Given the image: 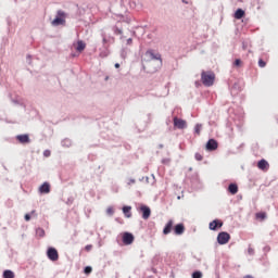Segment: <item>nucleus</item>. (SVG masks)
<instances>
[{
  "instance_id": "nucleus-42",
  "label": "nucleus",
  "mask_w": 278,
  "mask_h": 278,
  "mask_svg": "<svg viewBox=\"0 0 278 278\" xmlns=\"http://www.w3.org/2000/svg\"><path fill=\"white\" fill-rule=\"evenodd\" d=\"M101 37H102V43H103V45H108V43H109V41H108V36L104 35V34H102Z\"/></svg>"
},
{
  "instance_id": "nucleus-57",
  "label": "nucleus",
  "mask_w": 278,
  "mask_h": 278,
  "mask_svg": "<svg viewBox=\"0 0 278 278\" xmlns=\"http://www.w3.org/2000/svg\"><path fill=\"white\" fill-rule=\"evenodd\" d=\"M242 148H244V143H241V144L238 147V149H242Z\"/></svg>"
},
{
  "instance_id": "nucleus-18",
  "label": "nucleus",
  "mask_w": 278,
  "mask_h": 278,
  "mask_svg": "<svg viewBox=\"0 0 278 278\" xmlns=\"http://www.w3.org/2000/svg\"><path fill=\"white\" fill-rule=\"evenodd\" d=\"M128 4L131 10H142V3L139 0H129Z\"/></svg>"
},
{
  "instance_id": "nucleus-55",
  "label": "nucleus",
  "mask_w": 278,
  "mask_h": 278,
  "mask_svg": "<svg viewBox=\"0 0 278 278\" xmlns=\"http://www.w3.org/2000/svg\"><path fill=\"white\" fill-rule=\"evenodd\" d=\"M136 35H137L136 30H132V31H131V36H132V37H136Z\"/></svg>"
},
{
  "instance_id": "nucleus-24",
  "label": "nucleus",
  "mask_w": 278,
  "mask_h": 278,
  "mask_svg": "<svg viewBox=\"0 0 278 278\" xmlns=\"http://www.w3.org/2000/svg\"><path fill=\"white\" fill-rule=\"evenodd\" d=\"M131 17L130 16H125L123 14H119V20L117 21V23L122 24V23H125L127 25H130L131 24Z\"/></svg>"
},
{
  "instance_id": "nucleus-52",
  "label": "nucleus",
  "mask_w": 278,
  "mask_h": 278,
  "mask_svg": "<svg viewBox=\"0 0 278 278\" xmlns=\"http://www.w3.org/2000/svg\"><path fill=\"white\" fill-rule=\"evenodd\" d=\"M114 67H115L116 70H118V68L121 67V64H119V63H115V64H114Z\"/></svg>"
},
{
  "instance_id": "nucleus-62",
  "label": "nucleus",
  "mask_w": 278,
  "mask_h": 278,
  "mask_svg": "<svg viewBox=\"0 0 278 278\" xmlns=\"http://www.w3.org/2000/svg\"><path fill=\"white\" fill-rule=\"evenodd\" d=\"M144 179V177H142L141 179H140V181H142Z\"/></svg>"
},
{
  "instance_id": "nucleus-12",
  "label": "nucleus",
  "mask_w": 278,
  "mask_h": 278,
  "mask_svg": "<svg viewBox=\"0 0 278 278\" xmlns=\"http://www.w3.org/2000/svg\"><path fill=\"white\" fill-rule=\"evenodd\" d=\"M15 140H17L20 144H29L31 142V139L28 134H20L15 136Z\"/></svg>"
},
{
  "instance_id": "nucleus-53",
  "label": "nucleus",
  "mask_w": 278,
  "mask_h": 278,
  "mask_svg": "<svg viewBox=\"0 0 278 278\" xmlns=\"http://www.w3.org/2000/svg\"><path fill=\"white\" fill-rule=\"evenodd\" d=\"M157 148H159V149H164V144H163V143H159V144H157Z\"/></svg>"
},
{
  "instance_id": "nucleus-39",
  "label": "nucleus",
  "mask_w": 278,
  "mask_h": 278,
  "mask_svg": "<svg viewBox=\"0 0 278 278\" xmlns=\"http://www.w3.org/2000/svg\"><path fill=\"white\" fill-rule=\"evenodd\" d=\"M106 215L110 216V217H112V216L114 215V208H113V206H109V207L106 208Z\"/></svg>"
},
{
  "instance_id": "nucleus-45",
  "label": "nucleus",
  "mask_w": 278,
  "mask_h": 278,
  "mask_svg": "<svg viewBox=\"0 0 278 278\" xmlns=\"http://www.w3.org/2000/svg\"><path fill=\"white\" fill-rule=\"evenodd\" d=\"M135 184H136V179L135 178H129L128 181H127L128 186L135 185Z\"/></svg>"
},
{
  "instance_id": "nucleus-22",
  "label": "nucleus",
  "mask_w": 278,
  "mask_h": 278,
  "mask_svg": "<svg viewBox=\"0 0 278 278\" xmlns=\"http://www.w3.org/2000/svg\"><path fill=\"white\" fill-rule=\"evenodd\" d=\"M86 50V42L84 40H77L76 52L83 53Z\"/></svg>"
},
{
  "instance_id": "nucleus-63",
  "label": "nucleus",
  "mask_w": 278,
  "mask_h": 278,
  "mask_svg": "<svg viewBox=\"0 0 278 278\" xmlns=\"http://www.w3.org/2000/svg\"><path fill=\"white\" fill-rule=\"evenodd\" d=\"M144 179V177H142L141 179H140V181H142Z\"/></svg>"
},
{
  "instance_id": "nucleus-60",
  "label": "nucleus",
  "mask_w": 278,
  "mask_h": 278,
  "mask_svg": "<svg viewBox=\"0 0 278 278\" xmlns=\"http://www.w3.org/2000/svg\"><path fill=\"white\" fill-rule=\"evenodd\" d=\"M104 80L108 81L109 80V76H105Z\"/></svg>"
},
{
  "instance_id": "nucleus-56",
  "label": "nucleus",
  "mask_w": 278,
  "mask_h": 278,
  "mask_svg": "<svg viewBox=\"0 0 278 278\" xmlns=\"http://www.w3.org/2000/svg\"><path fill=\"white\" fill-rule=\"evenodd\" d=\"M152 179H153L152 185H154L155 184V176H154V174H152Z\"/></svg>"
},
{
  "instance_id": "nucleus-11",
  "label": "nucleus",
  "mask_w": 278,
  "mask_h": 278,
  "mask_svg": "<svg viewBox=\"0 0 278 278\" xmlns=\"http://www.w3.org/2000/svg\"><path fill=\"white\" fill-rule=\"evenodd\" d=\"M139 211L141 212V218L144 220H148L151 217V207L146 205V204H141L139 207Z\"/></svg>"
},
{
  "instance_id": "nucleus-47",
  "label": "nucleus",
  "mask_w": 278,
  "mask_h": 278,
  "mask_svg": "<svg viewBox=\"0 0 278 278\" xmlns=\"http://www.w3.org/2000/svg\"><path fill=\"white\" fill-rule=\"evenodd\" d=\"M74 203V198L70 197L67 198V205H72Z\"/></svg>"
},
{
  "instance_id": "nucleus-48",
  "label": "nucleus",
  "mask_w": 278,
  "mask_h": 278,
  "mask_svg": "<svg viewBox=\"0 0 278 278\" xmlns=\"http://www.w3.org/2000/svg\"><path fill=\"white\" fill-rule=\"evenodd\" d=\"M126 46H132V38H128L126 40Z\"/></svg>"
},
{
  "instance_id": "nucleus-40",
  "label": "nucleus",
  "mask_w": 278,
  "mask_h": 278,
  "mask_svg": "<svg viewBox=\"0 0 278 278\" xmlns=\"http://www.w3.org/2000/svg\"><path fill=\"white\" fill-rule=\"evenodd\" d=\"M161 163H162L163 165H169L170 160H169V157H164V159L161 160Z\"/></svg>"
},
{
  "instance_id": "nucleus-38",
  "label": "nucleus",
  "mask_w": 278,
  "mask_h": 278,
  "mask_svg": "<svg viewBox=\"0 0 278 278\" xmlns=\"http://www.w3.org/2000/svg\"><path fill=\"white\" fill-rule=\"evenodd\" d=\"M194 160L198 162H202L203 161V155L199 152L194 153Z\"/></svg>"
},
{
  "instance_id": "nucleus-26",
  "label": "nucleus",
  "mask_w": 278,
  "mask_h": 278,
  "mask_svg": "<svg viewBox=\"0 0 278 278\" xmlns=\"http://www.w3.org/2000/svg\"><path fill=\"white\" fill-rule=\"evenodd\" d=\"M129 53H130L129 48H122L119 51V56L122 60H126Z\"/></svg>"
},
{
  "instance_id": "nucleus-29",
  "label": "nucleus",
  "mask_w": 278,
  "mask_h": 278,
  "mask_svg": "<svg viewBox=\"0 0 278 278\" xmlns=\"http://www.w3.org/2000/svg\"><path fill=\"white\" fill-rule=\"evenodd\" d=\"M202 129H203V125H202L201 123H197V124L194 125V135L200 136Z\"/></svg>"
},
{
  "instance_id": "nucleus-8",
  "label": "nucleus",
  "mask_w": 278,
  "mask_h": 278,
  "mask_svg": "<svg viewBox=\"0 0 278 278\" xmlns=\"http://www.w3.org/2000/svg\"><path fill=\"white\" fill-rule=\"evenodd\" d=\"M224 226V222L219 218H215L208 223V229L211 231H217Z\"/></svg>"
},
{
  "instance_id": "nucleus-9",
  "label": "nucleus",
  "mask_w": 278,
  "mask_h": 278,
  "mask_svg": "<svg viewBox=\"0 0 278 278\" xmlns=\"http://www.w3.org/2000/svg\"><path fill=\"white\" fill-rule=\"evenodd\" d=\"M218 149V141L214 138H210L205 143V150L207 152H214Z\"/></svg>"
},
{
  "instance_id": "nucleus-41",
  "label": "nucleus",
  "mask_w": 278,
  "mask_h": 278,
  "mask_svg": "<svg viewBox=\"0 0 278 278\" xmlns=\"http://www.w3.org/2000/svg\"><path fill=\"white\" fill-rule=\"evenodd\" d=\"M248 254L251 255V256H254L255 255V250L252 247H249L248 248Z\"/></svg>"
},
{
  "instance_id": "nucleus-13",
  "label": "nucleus",
  "mask_w": 278,
  "mask_h": 278,
  "mask_svg": "<svg viewBox=\"0 0 278 278\" xmlns=\"http://www.w3.org/2000/svg\"><path fill=\"white\" fill-rule=\"evenodd\" d=\"M186 231V227L184 223H178L173 227V233L175 236H182Z\"/></svg>"
},
{
  "instance_id": "nucleus-58",
  "label": "nucleus",
  "mask_w": 278,
  "mask_h": 278,
  "mask_svg": "<svg viewBox=\"0 0 278 278\" xmlns=\"http://www.w3.org/2000/svg\"><path fill=\"white\" fill-rule=\"evenodd\" d=\"M146 182L149 184V177L148 176L146 177Z\"/></svg>"
},
{
  "instance_id": "nucleus-15",
  "label": "nucleus",
  "mask_w": 278,
  "mask_h": 278,
  "mask_svg": "<svg viewBox=\"0 0 278 278\" xmlns=\"http://www.w3.org/2000/svg\"><path fill=\"white\" fill-rule=\"evenodd\" d=\"M51 192V184L49 181H43L39 186V194H49Z\"/></svg>"
},
{
  "instance_id": "nucleus-23",
  "label": "nucleus",
  "mask_w": 278,
  "mask_h": 278,
  "mask_svg": "<svg viewBox=\"0 0 278 278\" xmlns=\"http://www.w3.org/2000/svg\"><path fill=\"white\" fill-rule=\"evenodd\" d=\"M191 187H192L193 189H200V188L202 187L201 181H200V179H199L198 176H193V177L191 178Z\"/></svg>"
},
{
  "instance_id": "nucleus-50",
  "label": "nucleus",
  "mask_w": 278,
  "mask_h": 278,
  "mask_svg": "<svg viewBox=\"0 0 278 278\" xmlns=\"http://www.w3.org/2000/svg\"><path fill=\"white\" fill-rule=\"evenodd\" d=\"M0 122H4L7 124H10V121H8V118H3V117H0Z\"/></svg>"
},
{
  "instance_id": "nucleus-64",
  "label": "nucleus",
  "mask_w": 278,
  "mask_h": 278,
  "mask_svg": "<svg viewBox=\"0 0 278 278\" xmlns=\"http://www.w3.org/2000/svg\"><path fill=\"white\" fill-rule=\"evenodd\" d=\"M72 56H74V58H75V56H76V54H72Z\"/></svg>"
},
{
  "instance_id": "nucleus-5",
  "label": "nucleus",
  "mask_w": 278,
  "mask_h": 278,
  "mask_svg": "<svg viewBox=\"0 0 278 278\" xmlns=\"http://www.w3.org/2000/svg\"><path fill=\"white\" fill-rule=\"evenodd\" d=\"M46 256H48V260H50V262L52 263H55L60 260L59 251L54 247H48V251H46Z\"/></svg>"
},
{
  "instance_id": "nucleus-51",
  "label": "nucleus",
  "mask_w": 278,
  "mask_h": 278,
  "mask_svg": "<svg viewBox=\"0 0 278 278\" xmlns=\"http://www.w3.org/2000/svg\"><path fill=\"white\" fill-rule=\"evenodd\" d=\"M243 278H254V276L248 274V275H244Z\"/></svg>"
},
{
  "instance_id": "nucleus-61",
  "label": "nucleus",
  "mask_w": 278,
  "mask_h": 278,
  "mask_svg": "<svg viewBox=\"0 0 278 278\" xmlns=\"http://www.w3.org/2000/svg\"><path fill=\"white\" fill-rule=\"evenodd\" d=\"M26 59H31V55H30V54H28V56H26Z\"/></svg>"
},
{
  "instance_id": "nucleus-43",
  "label": "nucleus",
  "mask_w": 278,
  "mask_h": 278,
  "mask_svg": "<svg viewBox=\"0 0 278 278\" xmlns=\"http://www.w3.org/2000/svg\"><path fill=\"white\" fill-rule=\"evenodd\" d=\"M51 151L50 150H43V157H50Z\"/></svg>"
},
{
  "instance_id": "nucleus-20",
  "label": "nucleus",
  "mask_w": 278,
  "mask_h": 278,
  "mask_svg": "<svg viewBox=\"0 0 278 278\" xmlns=\"http://www.w3.org/2000/svg\"><path fill=\"white\" fill-rule=\"evenodd\" d=\"M131 210H132L131 205H123L122 206V212L126 218L132 217Z\"/></svg>"
},
{
  "instance_id": "nucleus-54",
  "label": "nucleus",
  "mask_w": 278,
  "mask_h": 278,
  "mask_svg": "<svg viewBox=\"0 0 278 278\" xmlns=\"http://www.w3.org/2000/svg\"><path fill=\"white\" fill-rule=\"evenodd\" d=\"M181 3L182 4H189V1L188 0H181Z\"/></svg>"
},
{
  "instance_id": "nucleus-35",
  "label": "nucleus",
  "mask_w": 278,
  "mask_h": 278,
  "mask_svg": "<svg viewBox=\"0 0 278 278\" xmlns=\"http://www.w3.org/2000/svg\"><path fill=\"white\" fill-rule=\"evenodd\" d=\"M257 65L260 68H265L267 65V62L263 59H258Z\"/></svg>"
},
{
  "instance_id": "nucleus-21",
  "label": "nucleus",
  "mask_w": 278,
  "mask_h": 278,
  "mask_svg": "<svg viewBox=\"0 0 278 278\" xmlns=\"http://www.w3.org/2000/svg\"><path fill=\"white\" fill-rule=\"evenodd\" d=\"M245 16V11L241 8H238L233 13V18L237 21L242 20Z\"/></svg>"
},
{
  "instance_id": "nucleus-59",
  "label": "nucleus",
  "mask_w": 278,
  "mask_h": 278,
  "mask_svg": "<svg viewBox=\"0 0 278 278\" xmlns=\"http://www.w3.org/2000/svg\"><path fill=\"white\" fill-rule=\"evenodd\" d=\"M194 85H195V87H199L200 84H199V81H195Z\"/></svg>"
},
{
  "instance_id": "nucleus-25",
  "label": "nucleus",
  "mask_w": 278,
  "mask_h": 278,
  "mask_svg": "<svg viewBox=\"0 0 278 278\" xmlns=\"http://www.w3.org/2000/svg\"><path fill=\"white\" fill-rule=\"evenodd\" d=\"M2 278H15V274L12 269H4L2 271Z\"/></svg>"
},
{
  "instance_id": "nucleus-3",
  "label": "nucleus",
  "mask_w": 278,
  "mask_h": 278,
  "mask_svg": "<svg viewBox=\"0 0 278 278\" xmlns=\"http://www.w3.org/2000/svg\"><path fill=\"white\" fill-rule=\"evenodd\" d=\"M144 56L150 61H159V66H163V59L161 53L155 52L153 49H148L144 53Z\"/></svg>"
},
{
  "instance_id": "nucleus-19",
  "label": "nucleus",
  "mask_w": 278,
  "mask_h": 278,
  "mask_svg": "<svg viewBox=\"0 0 278 278\" xmlns=\"http://www.w3.org/2000/svg\"><path fill=\"white\" fill-rule=\"evenodd\" d=\"M9 99L11 100V103H13L14 105H20L24 110H26V104L18 99V96H15V98H13L12 94L9 93Z\"/></svg>"
},
{
  "instance_id": "nucleus-31",
  "label": "nucleus",
  "mask_w": 278,
  "mask_h": 278,
  "mask_svg": "<svg viewBox=\"0 0 278 278\" xmlns=\"http://www.w3.org/2000/svg\"><path fill=\"white\" fill-rule=\"evenodd\" d=\"M191 278H203V273L199 269H195L191 273Z\"/></svg>"
},
{
  "instance_id": "nucleus-4",
  "label": "nucleus",
  "mask_w": 278,
  "mask_h": 278,
  "mask_svg": "<svg viewBox=\"0 0 278 278\" xmlns=\"http://www.w3.org/2000/svg\"><path fill=\"white\" fill-rule=\"evenodd\" d=\"M121 240L124 247L131 245L135 242V235L130 231L121 232Z\"/></svg>"
},
{
  "instance_id": "nucleus-7",
  "label": "nucleus",
  "mask_w": 278,
  "mask_h": 278,
  "mask_svg": "<svg viewBox=\"0 0 278 278\" xmlns=\"http://www.w3.org/2000/svg\"><path fill=\"white\" fill-rule=\"evenodd\" d=\"M112 33L114 36H119V39L123 40L124 39V29L123 26L121 24V22H116L115 25L112 26L111 28Z\"/></svg>"
},
{
  "instance_id": "nucleus-2",
  "label": "nucleus",
  "mask_w": 278,
  "mask_h": 278,
  "mask_svg": "<svg viewBox=\"0 0 278 278\" xmlns=\"http://www.w3.org/2000/svg\"><path fill=\"white\" fill-rule=\"evenodd\" d=\"M66 24V13L63 10L56 11V16L52 20V26L59 27Z\"/></svg>"
},
{
  "instance_id": "nucleus-17",
  "label": "nucleus",
  "mask_w": 278,
  "mask_h": 278,
  "mask_svg": "<svg viewBox=\"0 0 278 278\" xmlns=\"http://www.w3.org/2000/svg\"><path fill=\"white\" fill-rule=\"evenodd\" d=\"M227 191L231 195H236L239 192V186L237 182H230L227 187Z\"/></svg>"
},
{
  "instance_id": "nucleus-6",
  "label": "nucleus",
  "mask_w": 278,
  "mask_h": 278,
  "mask_svg": "<svg viewBox=\"0 0 278 278\" xmlns=\"http://www.w3.org/2000/svg\"><path fill=\"white\" fill-rule=\"evenodd\" d=\"M231 239L228 231H219L216 237V241L219 245H226Z\"/></svg>"
},
{
  "instance_id": "nucleus-30",
  "label": "nucleus",
  "mask_w": 278,
  "mask_h": 278,
  "mask_svg": "<svg viewBox=\"0 0 278 278\" xmlns=\"http://www.w3.org/2000/svg\"><path fill=\"white\" fill-rule=\"evenodd\" d=\"M255 218L261 219V220H265L267 218V213L266 212H256L255 213Z\"/></svg>"
},
{
  "instance_id": "nucleus-49",
  "label": "nucleus",
  "mask_w": 278,
  "mask_h": 278,
  "mask_svg": "<svg viewBox=\"0 0 278 278\" xmlns=\"http://www.w3.org/2000/svg\"><path fill=\"white\" fill-rule=\"evenodd\" d=\"M263 251L264 252H270V247H268V245L264 247Z\"/></svg>"
},
{
  "instance_id": "nucleus-44",
  "label": "nucleus",
  "mask_w": 278,
  "mask_h": 278,
  "mask_svg": "<svg viewBox=\"0 0 278 278\" xmlns=\"http://www.w3.org/2000/svg\"><path fill=\"white\" fill-rule=\"evenodd\" d=\"M249 42L248 41H242V50L245 51L248 50Z\"/></svg>"
},
{
  "instance_id": "nucleus-16",
  "label": "nucleus",
  "mask_w": 278,
  "mask_h": 278,
  "mask_svg": "<svg viewBox=\"0 0 278 278\" xmlns=\"http://www.w3.org/2000/svg\"><path fill=\"white\" fill-rule=\"evenodd\" d=\"M269 167H270L269 162L266 159H261L257 161V168L260 170L267 172Z\"/></svg>"
},
{
  "instance_id": "nucleus-46",
  "label": "nucleus",
  "mask_w": 278,
  "mask_h": 278,
  "mask_svg": "<svg viewBox=\"0 0 278 278\" xmlns=\"http://www.w3.org/2000/svg\"><path fill=\"white\" fill-rule=\"evenodd\" d=\"M92 250V244H86L85 245V251L86 252H89V251H91Z\"/></svg>"
},
{
  "instance_id": "nucleus-28",
  "label": "nucleus",
  "mask_w": 278,
  "mask_h": 278,
  "mask_svg": "<svg viewBox=\"0 0 278 278\" xmlns=\"http://www.w3.org/2000/svg\"><path fill=\"white\" fill-rule=\"evenodd\" d=\"M61 147L71 148L72 147V140L70 138H65L63 140H61Z\"/></svg>"
},
{
  "instance_id": "nucleus-10",
  "label": "nucleus",
  "mask_w": 278,
  "mask_h": 278,
  "mask_svg": "<svg viewBox=\"0 0 278 278\" xmlns=\"http://www.w3.org/2000/svg\"><path fill=\"white\" fill-rule=\"evenodd\" d=\"M173 125L175 128H177L179 130L186 129L188 127L187 121H185L182 118H178L177 116H175L173 118Z\"/></svg>"
},
{
  "instance_id": "nucleus-27",
  "label": "nucleus",
  "mask_w": 278,
  "mask_h": 278,
  "mask_svg": "<svg viewBox=\"0 0 278 278\" xmlns=\"http://www.w3.org/2000/svg\"><path fill=\"white\" fill-rule=\"evenodd\" d=\"M35 235H37V237H39V238H45L46 231L42 227H37L35 229Z\"/></svg>"
},
{
  "instance_id": "nucleus-37",
  "label": "nucleus",
  "mask_w": 278,
  "mask_h": 278,
  "mask_svg": "<svg viewBox=\"0 0 278 278\" xmlns=\"http://www.w3.org/2000/svg\"><path fill=\"white\" fill-rule=\"evenodd\" d=\"M108 45H114L115 43V37L109 35L106 36Z\"/></svg>"
},
{
  "instance_id": "nucleus-14",
  "label": "nucleus",
  "mask_w": 278,
  "mask_h": 278,
  "mask_svg": "<svg viewBox=\"0 0 278 278\" xmlns=\"http://www.w3.org/2000/svg\"><path fill=\"white\" fill-rule=\"evenodd\" d=\"M173 229H174V219H168L163 227L162 233L164 236H168L169 233H172Z\"/></svg>"
},
{
  "instance_id": "nucleus-33",
  "label": "nucleus",
  "mask_w": 278,
  "mask_h": 278,
  "mask_svg": "<svg viewBox=\"0 0 278 278\" xmlns=\"http://www.w3.org/2000/svg\"><path fill=\"white\" fill-rule=\"evenodd\" d=\"M109 54H110V52H109V50H108V49L102 50V51H100V52H99V56H100L101 59H105V58H108V56H109Z\"/></svg>"
},
{
  "instance_id": "nucleus-32",
  "label": "nucleus",
  "mask_w": 278,
  "mask_h": 278,
  "mask_svg": "<svg viewBox=\"0 0 278 278\" xmlns=\"http://www.w3.org/2000/svg\"><path fill=\"white\" fill-rule=\"evenodd\" d=\"M35 213H36V210L30 211V213H26L24 215V220L30 222L31 220V215H34Z\"/></svg>"
},
{
  "instance_id": "nucleus-36",
  "label": "nucleus",
  "mask_w": 278,
  "mask_h": 278,
  "mask_svg": "<svg viewBox=\"0 0 278 278\" xmlns=\"http://www.w3.org/2000/svg\"><path fill=\"white\" fill-rule=\"evenodd\" d=\"M92 273V266L87 265L84 267V274L85 275H90Z\"/></svg>"
},
{
  "instance_id": "nucleus-1",
  "label": "nucleus",
  "mask_w": 278,
  "mask_h": 278,
  "mask_svg": "<svg viewBox=\"0 0 278 278\" xmlns=\"http://www.w3.org/2000/svg\"><path fill=\"white\" fill-rule=\"evenodd\" d=\"M201 81L204 87H212L215 83V73L214 72H206L202 71L201 72Z\"/></svg>"
},
{
  "instance_id": "nucleus-34",
  "label": "nucleus",
  "mask_w": 278,
  "mask_h": 278,
  "mask_svg": "<svg viewBox=\"0 0 278 278\" xmlns=\"http://www.w3.org/2000/svg\"><path fill=\"white\" fill-rule=\"evenodd\" d=\"M233 67H241L242 66V60L241 59H235L232 63Z\"/></svg>"
}]
</instances>
